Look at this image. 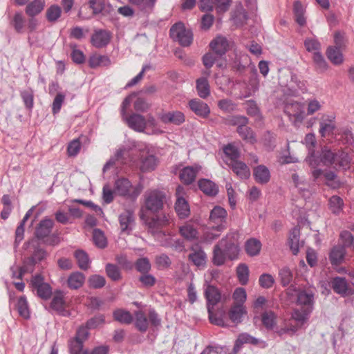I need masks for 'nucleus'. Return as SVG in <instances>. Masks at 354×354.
<instances>
[{"label":"nucleus","mask_w":354,"mask_h":354,"mask_svg":"<svg viewBox=\"0 0 354 354\" xmlns=\"http://www.w3.org/2000/svg\"><path fill=\"white\" fill-rule=\"evenodd\" d=\"M157 165V158L153 155L147 154L140 158V169L143 172L151 171L155 169Z\"/></svg>","instance_id":"obj_32"},{"label":"nucleus","mask_w":354,"mask_h":354,"mask_svg":"<svg viewBox=\"0 0 354 354\" xmlns=\"http://www.w3.org/2000/svg\"><path fill=\"white\" fill-rule=\"evenodd\" d=\"M232 170L241 179H246L250 176V170L248 167L241 161H233L232 162H227Z\"/></svg>","instance_id":"obj_25"},{"label":"nucleus","mask_w":354,"mask_h":354,"mask_svg":"<svg viewBox=\"0 0 354 354\" xmlns=\"http://www.w3.org/2000/svg\"><path fill=\"white\" fill-rule=\"evenodd\" d=\"M89 286L93 288H101L106 283L105 278L101 275L94 274L88 279Z\"/></svg>","instance_id":"obj_63"},{"label":"nucleus","mask_w":354,"mask_h":354,"mask_svg":"<svg viewBox=\"0 0 354 354\" xmlns=\"http://www.w3.org/2000/svg\"><path fill=\"white\" fill-rule=\"evenodd\" d=\"M346 247L342 243V245H335L331 249L329 254V260L332 265L337 266L344 261L346 254Z\"/></svg>","instance_id":"obj_17"},{"label":"nucleus","mask_w":354,"mask_h":354,"mask_svg":"<svg viewBox=\"0 0 354 354\" xmlns=\"http://www.w3.org/2000/svg\"><path fill=\"white\" fill-rule=\"evenodd\" d=\"M324 176L326 180V184L328 186L331 187L332 188H337L340 182L337 179V176L334 171H326L324 173Z\"/></svg>","instance_id":"obj_61"},{"label":"nucleus","mask_w":354,"mask_h":354,"mask_svg":"<svg viewBox=\"0 0 354 354\" xmlns=\"http://www.w3.org/2000/svg\"><path fill=\"white\" fill-rule=\"evenodd\" d=\"M191 251L188 256V259L197 267L204 266L207 260L205 252L200 248H192Z\"/></svg>","instance_id":"obj_23"},{"label":"nucleus","mask_w":354,"mask_h":354,"mask_svg":"<svg viewBox=\"0 0 354 354\" xmlns=\"http://www.w3.org/2000/svg\"><path fill=\"white\" fill-rule=\"evenodd\" d=\"M113 315L116 321L122 324H129L133 320L131 314L129 311L122 309L115 310Z\"/></svg>","instance_id":"obj_44"},{"label":"nucleus","mask_w":354,"mask_h":354,"mask_svg":"<svg viewBox=\"0 0 354 354\" xmlns=\"http://www.w3.org/2000/svg\"><path fill=\"white\" fill-rule=\"evenodd\" d=\"M170 37L177 41L182 46H189L193 41V34L190 30L186 29L183 23L179 22L171 26L169 30Z\"/></svg>","instance_id":"obj_3"},{"label":"nucleus","mask_w":354,"mask_h":354,"mask_svg":"<svg viewBox=\"0 0 354 354\" xmlns=\"http://www.w3.org/2000/svg\"><path fill=\"white\" fill-rule=\"evenodd\" d=\"M85 281V276L80 272H72L68 277L67 286L70 289L77 290L81 288Z\"/></svg>","instance_id":"obj_27"},{"label":"nucleus","mask_w":354,"mask_h":354,"mask_svg":"<svg viewBox=\"0 0 354 354\" xmlns=\"http://www.w3.org/2000/svg\"><path fill=\"white\" fill-rule=\"evenodd\" d=\"M300 232L297 227H294L290 232L289 244L293 254H297L300 247L299 242Z\"/></svg>","instance_id":"obj_42"},{"label":"nucleus","mask_w":354,"mask_h":354,"mask_svg":"<svg viewBox=\"0 0 354 354\" xmlns=\"http://www.w3.org/2000/svg\"><path fill=\"white\" fill-rule=\"evenodd\" d=\"M135 267L136 270L142 274L150 271L151 265L148 258L142 257L137 259L135 263Z\"/></svg>","instance_id":"obj_49"},{"label":"nucleus","mask_w":354,"mask_h":354,"mask_svg":"<svg viewBox=\"0 0 354 354\" xmlns=\"http://www.w3.org/2000/svg\"><path fill=\"white\" fill-rule=\"evenodd\" d=\"M165 194L158 190H152L145 194V207L147 210L155 213L163 207Z\"/></svg>","instance_id":"obj_6"},{"label":"nucleus","mask_w":354,"mask_h":354,"mask_svg":"<svg viewBox=\"0 0 354 354\" xmlns=\"http://www.w3.org/2000/svg\"><path fill=\"white\" fill-rule=\"evenodd\" d=\"M312 313L308 307L306 309L304 308H295L292 313V319L297 322V325L301 326L308 319L310 314Z\"/></svg>","instance_id":"obj_30"},{"label":"nucleus","mask_w":354,"mask_h":354,"mask_svg":"<svg viewBox=\"0 0 354 354\" xmlns=\"http://www.w3.org/2000/svg\"><path fill=\"white\" fill-rule=\"evenodd\" d=\"M297 297V304L300 308L306 309L309 307L310 310L313 311L314 304V295L313 293L306 290L299 291Z\"/></svg>","instance_id":"obj_22"},{"label":"nucleus","mask_w":354,"mask_h":354,"mask_svg":"<svg viewBox=\"0 0 354 354\" xmlns=\"http://www.w3.org/2000/svg\"><path fill=\"white\" fill-rule=\"evenodd\" d=\"M20 95L26 109L30 110L34 104V93L30 89L21 91Z\"/></svg>","instance_id":"obj_56"},{"label":"nucleus","mask_w":354,"mask_h":354,"mask_svg":"<svg viewBox=\"0 0 354 354\" xmlns=\"http://www.w3.org/2000/svg\"><path fill=\"white\" fill-rule=\"evenodd\" d=\"M330 285L333 290L342 296L350 295L353 293L345 278L336 277L332 279Z\"/></svg>","instance_id":"obj_11"},{"label":"nucleus","mask_w":354,"mask_h":354,"mask_svg":"<svg viewBox=\"0 0 354 354\" xmlns=\"http://www.w3.org/2000/svg\"><path fill=\"white\" fill-rule=\"evenodd\" d=\"M227 218L226 210L221 206H215L210 212V222L217 225L216 230L221 231L224 228L223 223H225Z\"/></svg>","instance_id":"obj_10"},{"label":"nucleus","mask_w":354,"mask_h":354,"mask_svg":"<svg viewBox=\"0 0 354 354\" xmlns=\"http://www.w3.org/2000/svg\"><path fill=\"white\" fill-rule=\"evenodd\" d=\"M37 263L31 257L24 261L23 266L20 268L18 278L21 277L26 272H32L35 265Z\"/></svg>","instance_id":"obj_59"},{"label":"nucleus","mask_w":354,"mask_h":354,"mask_svg":"<svg viewBox=\"0 0 354 354\" xmlns=\"http://www.w3.org/2000/svg\"><path fill=\"white\" fill-rule=\"evenodd\" d=\"M350 157L348 154L344 151H338L336 153L335 162L334 167H339L343 169H346L349 167Z\"/></svg>","instance_id":"obj_45"},{"label":"nucleus","mask_w":354,"mask_h":354,"mask_svg":"<svg viewBox=\"0 0 354 354\" xmlns=\"http://www.w3.org/2000/svg\"><path fill=\"white\" fill-rule=\"evenodd\" d=\"M237 132L244 140L248 142L254 143L256 141L252 129L248 127L247 124H244L242 125V127H237Z\"/></svg>","instance_id":"obj_46"},{"label":"nucleus","mask_w":354,"mask_h":354,"mask_svg":"<svg viewBox=\"0 0 354 354\" xmlns=\"http://www.w3.org/2000/svg\"><path fill=\"white\" fill-rule=\"evenodd\" d=\"M328 205L333 213L338 214L342 210L344 202L339 196H333L329 199Z\"/></svg>","instance_id":"obj_51"},{"label":"nucleus","mask_w":354,"mask_h":354,"mask_svg":"<svg viewBox=\"0 0 354 354\" xmlns=\"http://www.w3.org/2000/svg\"><path fill=\"white\" fill-rule=\"evenodd\" d=\"M200 169L201 167L198 166H187L184 167L180 173V180L186 185L192 184L195 180Z\"/></svg>","instance_id":"obj_21"},{"label":"nucleus","mask_w":354,"mask_h":354,"mask_svg":"<svg viewBox=\"0 0 354 354\" xmlns=\"http://www.w3.org/2000/svg\"><path fill=\"white\" fill-rule=\"evenodd\" d=\"M313 58L317 71L324 72L327 69L328 64L320 52H315Z\"/></svg>","instance_id":"obj_58"},{"label":"nucleus","mask_w":354,"mask_h":354,"mask_svg":"<svg viewBox=\"0 0 354 354\" xmlns=\"http://www.w3.org/2000/svg\"><path fill=\"white\" fill-rule=\"evenodd\" d=\"M180 234L187 241H194L198 239V231L191 224L186 223L179 228Z\"/></svg>","instance_id":"obj_38"},{"label":"nucleus","mask_w":354,"mask_h":354,"mask_svg":"<svg viewBox=\"0 0 354 354\" xmlns=\"http://www.w3.org/2000/svg\"><path fill=\"white\" fill-rule=\"evenodd\" d=\"M304 141L309 151V156L307 157L306 161L308 162L311 167H315L317 165V160H315L313 150L316 143L315 135L313 133L307 134L305 137Z\"/></svg>","instance_id":"obj_26"},{"label":"nucleus","mask_w":354,"mask_h":354,"mask_svg":"<svg viewBox=\"0 0 354 354\" xmlns=\"http://www.w3.org/2000/svg\"><path fill=\"white\" fill-rule=\"evenodd\" d=\"M223 239L225 240V243L223 245H221V247L225 252L227 258L231 260L236 259L239 250L237 244L234 242V240L232 239V237L229 238L228 236H227L225 238H223Z\"/></svg>","instance_id":"obj_19"},{"label":"nucleus","mask_w":354,"mask_h":354,"mask_svg":"<svg viewBox=\"0 0 354 354\" xmlns=\"http://www.w3.org/2000/svg\"><path fill=\"white\" fill-rule=\"evenodd\" d=\"M175 210L181 219L189 216L190 214L189 205L185 198H176Z\"/></svg>","instance_id":"obj_35"},{"label":"nucleus","mask_w":354,"mask_h":354,"mask_svg":"<svg viewBox=\"0 0 354 354\" xmlns=\"http://www.w3.org/2000/svg\"><path fill=\"white\" fill-rule=\"evenodd\" d=\"M261 322L267 329H273L276 324V315L272 311H266L261 315Z\"/></svg>","instance_id":"obj_47"},{"label":"nucleus","mask_w":354,"mask_h":354,"mask_svg":"<svg viewBox=\"0 0 354 354\" xmlns=\"http://www.w3.org/2000/svg\"><path fill=\"white\" fill-rule=\"evenodd\" d=\"M225 155L230 158V162L236 161L239 157L238 149L231 144L227 145L223 148Z\"/></svg>","instance_id":"obj_62"},{"label":"nucleus","mask_w":354,"mask_h":354,"mask_svg":"<svg viewBox=\"0 0 354 354\" xmlns=\"http://www.w3.org/2000/svg\"><path fill=\"white\" fill-rule=\"evenodd\" d=\"M50 307L52 309L62 315H65L66 314V310L65 309L66 304L62 292H59L53 296L50 303Z\"/></svg>","instance_id":"obj_31"},{"label":"nucleus","mask_w":354,"mask_h":354,"mask_svg":"<svg viewBox=\"0 0 354 354\" xmlns=\"http://www.w3.org/2000/svg\"><path fill=\"white\" fill-rule=\"evenodd\" d=\"M106 273L113 281H118L121 279V272L119 268L114 264L108 263L106 266Z\"/></svg>","instance_id":"obj_53"},{"label":"nucleus","mask_w":354,"mask_h":354,"mask_svg":"<svg viewBox=\"0 0 354 354\" xmlns=\"http://www.w3.org/2000/svg\"><path fill=\"white\" fill-rule=\"evenodd\" d=\"M218 106L224 112L231 113L236 109V104L230 99H223L218 102Z\"/></svg>","instance_id":"obj_60"},{"label":"nucleus","mask_w":354,"mask_h":354,"mask_svg":"<svg viewBox=\"0 0 354 354\" xmlns=\"http://www.w3.org/2000/svg\"><path fill=\"white\" fill-rule=\"evenodd\" d=\"M126 121L129 127L138 131L142 132L146 128V120L144 116L137 113H133L129 116L123 118Z\"/></svg>","instance_id":"obj_14"},{"label":"nucleus","mask_w":354,"mask_h":354,"mask_svg":"<svg viewBox=\"0 0 354 354\" xmlns=\"http://www.w3.org/2000/svg\"><path fill=\"white\" fill-rule=\"evenodd\" d=\"M135 326L141 333H145L149 327V321L142 310L135 312Z\"/></svg>","instance_id":"obj_37"},{"label":"nucleus","mask_w":354,"mask_h":354,"mask_svg":"<svg viewBox=\"0 0 354 354\" xmlns=\"http://www.w3.org/2000/svg\"><path fill=\"white\" fill-rule=\"evenodd\" d=\"M54 222L50 218L41 220L35 230V236L39 239L48 236L52 231Z\"/></svg>","instance_id":"obj_20"},{"label":"nucleus","mask_w":354,"mask_h":354,"mask_svg":"<svg viewBox=\"0 0 354 354\" xmlns=\"http://www.w3.org/2000/svg\"><path fill=\"white\" fill-rule=\"evenodd\" d=\"M188 104L189 109L198 117L207 118L210 113V108L207 104L199 99H192Z\"/></svg>","instance_id":"obj_13"},{"label":"nucleus","mask_w":354,"mask_h":354,"mask_svg":"<svg viewBox=\"0 0 354 354\" xmlns=\"http://www.w3.org/2000/svg\"><path fill=\"white\" fill-rule=\"evenodd\" d=\"M198 187L204 194L208 196H216L218 192V186L207 179H201L198 181Z\"/></svg>","instance_id":"obj_33"},{"label":"nucleus","mask_w":354,"mask_h":354,"mask_svg":"<svg viewBox=\"0 0 354 354\" xmlns=\"http://www.w3.org/2000/svg\"><path fill=\"white\" fill-rule=\"evenodd\" d=\"M109 346L107 345H100L94 347L93 349L89 351L87 348L84 349L79 354H109Z\"/></svg>","instance_id":"obj_64"},{"label":"nucleus","mask_w":354,"mask_h":354,"mask_svg":"<svg viewBox=\"0 0 354 354\" xmlns=\"http://www.w3.org/2000/svg\"><path fill=\"white\" fill-rule=\"evenodd\" d=\"M328 59L335 65L341 64L343 61L342 49L333 46H329L326 50Z\"/></svg>","instance_id":"obj_39"},{"label":"nucleus","mask_w":354,"mask_h":354,"mask_svg":"<svg viewBox=\"0 0 354 354\" xmlns=\"http://www.w3.org/2000/svg\"><path fill=\"white\" fill-rule=\"evenodd\" d=\"M209 46L216 55L221 57L227 51L229 44L225 37L218 36L210 42Z\"/></svg>","instance_id":"obj_16"},{"label":"nucleus","mask_w":354,"mask_h":354,"mask_svg":"<svg viewBox=\"0 0 354 354\" xmlns=\"http://www.w3.org/2000/svg\"><path fill=\"white\" fill-rule=\"evenodd\" d=\"M45 4V0H33L27 5L26 13L28 16L33 17L39 15L44 10Z\"/></svg>","instance_id":"obj_34"},{"label":"nucleus","mask_w":354,"mask_h":354,"mask_svg":"<svg viewBox=\"0 0 354 354\" xmlns=\"http://www.w3.org/2000/svg\"><path fill=\"white\" fill-rule=\"evenodd\" d=\"M74 257L77 261L78 267L83 270H87L91 264V260L86 251L78 249L74 252Z\"/></svg>","instance_id":"obj_29"},{"label":"nucleus","mask_w":354,"mask_h":354,"mask_svg":"<svg viewBox=\"0 0 354 354\" xmlns=\"http://www.w3.org/2000/svg\"><path fill=\"white\" fill-rule=\"evenodd\" d=\"M236 274L241 284L246 285L248 283L249 277V268L246 264L241 263L237 266Z\"/></svg>","instance_id":"obj_48"},{"label":"nucleus","mask_w":354,"mask_h":354,"mask_svg":"<svg viewBox=\"0 0 354 354\" xmlns=\"http://www.w3.org/2000/svg\"><path fill=\"white\" fill-rule=\"evenodd\" d=\"M158 118L164 124H172L177 126L182 124L185 121L184 113L180 111L162 112L159 114Z\"/></svg>","instance_id":"obj_9"},{"label":"nucleus","mask_w":354,"mask_h":354,"mask_svg":"<svg viewBox=\"0 0 354 354\" xmlns=\"http://www.w3.org/2000/svg\"><path fill=\"white\" fill-rule=\"evenodd\" d=\"M118 221L122 232H129L133 230L135 223V216L133 210L125 209L118 216Z\"/></svg>","instance_id":"obj_8"},{"label":"nucleus","mask_w":354,"mask_h":354,"mask_svg":"<svg viewBox=\"0 0 354 354\" xmlns=\"http://www.w3.org/2000/svg\"><path fill=\"white\" fill-rule=\"evenodd\" d=\"M204 296L207 300V309L209 321L212 324L217 326H224V320L221 317H218L214 314L215 306L220 302H224L226 300L225 295L222 296L218 288L213 285L207 283L206 281L203 286Z\"/></svg>","instance_id":"obj_1"},{"label":"nucleus","mask_w":354,"mask_h":354,"mask_svg":"<svg viewBox=\"0 0 354 354\" xmlns=\"http://www.w3.org/2000/svg\"><path fill=\"white\" fill-rule=\"evenodd\" d=\"M293 12L296 22L300 26H304L306 23V19L304 16L305 10L302 4L296 1L293 6Z\"/></svg>","instance_id":"obj_43"},{"label":"nucleus","mask_w":354,"mask_h":354,"mask_svg":"<svg viewBox=\"0 0 354 354\" xmlns=\"http://www.w3.org/2000/svg\"><path fill=\"white\" fill-rule=\"evenodd\" d=\"M31 286L33 290H37L38 297L43 299H48L52 295V288L49 284L44 282L41 275H36L31 280Z\"/></svg>","instance_id":"obj_7"},{"label":"nucleus","mask_w":354,"mask_h":354,"mask_svg":"<svg viewBox=\"0 0 354 354\" xmlns=\"http://www.w3.org/2000/svg\"><path fill=\"white\" fill-rule=\"evenodd\" d=\"M142 189L141 185L133 187L127 178H119L115 183V194L132 201H135L138 198Z\"/></svg>","instance_id":"obj_2"},{"label":"nucleus","mask_w":354,"mask_h":354,"mask_svg":"<svg viewBox=\"0 0 354 354\" xmlns=\"http://www.w3.org/2000/svg\"><path fill=\"white\" fill-rule=\"evenodd\" d=\"M335 117L333 115H324L319 122V133L322 137H326L333 133L335 129Z\"/></svg>","instance_id":"obj_12"},{"label":"nucleus","mask_w":354,"mask_h":354,"mask_svg":"<svg viewBox=\"0 0 354 354\" xmlns=\"http://www.w3.org/2000/svg\"><path fill=\"white\" fill-rule=\"evenodd\" d=\"M88 329L86 324L77 328L75 336L68 343L70 354H79L84 349V344L89 337Z\"/></svg>","instance_id":"obj_5"},{"label":"nucleus","mask_w":354,"mask_h":354,"mask_svg":"<svg viewBox=\"0 0 354 354\" xmlns=\"http://www.w3.org/2000/svg\"><path fill=\"white\" fill-rule=\"evenodd\" d=\"M279 276L283 286H288L292 281V273L288 268H281L279 272Z\"/></svg>","instance_id":"obj_55"},{"label":"nucleus","mask_w":354,"mask_h":354,"mask_svg":"<svg viewBox=\"0 0 354 354\" xmlns=\"http://www.w3.org/2000/svg\"><path fill=\"white\" fill-rule=\"evenodd\" d=\"M246 313L247 310L244 305L233 304L228 312V316L233 323L238 324L242 322L243 316Z\"/></svg>","instance_id":"obj_24"},{"label":"nucleus","mask_w":354,"mask_h":354,"mask_svg":"<svg viewBox=\"0 0 354 354\" xmlns=\"http://www.w3.org/2000/svg\"><path fill=\"white\" fill-rule=\"evenodd\" d=\"M156 0H129V1L136 5L139 9L145 12H150L155 4Z\"/></svg>","instance_id":"obj_50"},{"label":"nucleus","mask_w":354,"mask_h":354,"mask_svg":"<svg viewBox=\"0 0 354 354\" xmlns=\"http://www.w3.org/2000/svg\"><path fill=\"white\" fill-rule=\"evenodd\" d=\"M224 243L225 240L221 239L219 243L216 244L214 248L212 262L217 266H220L224 264L225 259L227 257L221 247V245H223Z\"/></svg>","instance_id":"obj_28"},{"label":"nucleus","mask_w":354,"mask_h":354,"mask_svg":"<svg viewBox=\"0 0 354 354\" xmlns=\"http://www.w3.org/2000/svg\"><path fill=\"white\" fill-rule=\"evenodd\" d=\"M284 112L295 126L299 125L306 115L304 104L295 101L286 104Z\"/></svg>","instance_id":"obj_4"},{"label":"nucleus","mask_w":354,"mask_h":354,"mask_svg":"<svg viewBox=\"0 0 354 354\" xmlns=\"http://www.w3.org/2000/svg\"><path fill=\"white\" fill-rule=\"evenodd\" d=\"M93 242L100 248L106 246V239L103 232L99 229H95L93 233Z\"/></svg>","instance_id":"obj_54"},{"label":"nucleus","mask_w":354,"mask_h":354,"mask_svg":"<svg viewBox=\"0 0 354 354\" xmlns=\"http://www.w3.org/2000/svg\"><path fill=\"white\" fill-rule=\"evenodd\" d=\"M196 91L200 97L206 99L210 95V87L206 77H201L196 80Z\"/></svg>","instance_id":"obj_41"},{"label":"nucleus","mask_w":354,"mask_h":354,"mask_svg":"<svg viewBox=\"0 0 354 354\" xmlns=\"http://www.w3.org/2000/svg\"><path fill=\"white\" fill-rule=\"evenodd\" d=\"M253 176L257 183L265 185L270 181L271 175L267 167L263 165H260L254 168Z\"/></svg>","instance_id":"obj_18"},{"label":"nucleus","mask_w":354,"mask_h":354,"mask_svg":"<svg viewBox=\"0 0 354 354\" xmlns=\"http://www.w3.org/2000/svg\"><path fill=\"white\" fill-rule=\"evenodd\" d=\"M17 308L19 314L25 319L29 317V310L28 302L25 297H21L17 304Z\"/></svg>","instance_id":"obj_57"},{"label":"nucleus","mask_w":354,"mask_h":354,"mask_svg":"<svg viewBox=\"0 0 354 354\" xmlns=\"http://www.w3.org/2000/svg\"><path fill=\"white\" fill-rule=\"evenodd\" d=\"M61 8L57 5L50 6L46 10V16L48 21H57L61 16Z\"/></svg>","instance_id":"obj_52"},{"label":"nucleus","mask_w":354,"mask_h":354,"mask_svg":"<svg viewBox=\"0 0 354 354\" xmlns=\"http://www.w3.org/2000/svg\"><path fill=\"white\" fill-rule=\"evenodd\" d=\"M111 35L106 30H99L95 31L91 37V44L96 48H102L106 46L110 41Z\"/></svg>","instance_id":"obj_15"},{"label":"nucleus","mask_w":354,"mask_h":354,"mask_svg":"<svg viewBox=\"0 0 354 354\" xmlns=\"http://www.w3.org/2000/svg\"><path fill=\"white\" fill-rule=\"evenodd\" d=\"M259 342V340L248 333H243L240 334L238 336V338L236 341L234 350L237 352L241 346L244 344H250L252 345H257Z\"/></svg>","instance_id":"obj_40"},{"label":"nucleus","mask_w":354,"mask_h":354,"mask_svg":"<svg viewBox=\"0 0 354 354\" xmlns=\"http://www.w3.org/2000/svg\"><path fill=\"white\" fill-rule=\"evenodd\" d=\"M261 243L257 239L251 238L245 243L246 253L250 257L257 256L261 249Z\"/></svg>","instance_id":"obj_36"}]
</instances>
